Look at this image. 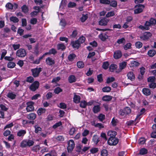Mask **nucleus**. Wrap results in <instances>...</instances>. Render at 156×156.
<instances>
[{"label":"nucleus","instance_id":"nucleus-1","mask_svg":"<svg viewBox=\"0 0 156 156\" xmlns=\"http://www.w3.org/2000/svg\"><path fill=\"white\" fill-rule=\"evenodd\" d=\"M31 71L33 76L34 77H37L39 76L40 73L41 71L42 68L41 67H36L31 69Z\"/></svg>","mask_w":156,"mask_h":156},{"label":"nucleus","instance_id":"nucleus-2","mask_svg":"<svg viewBox=\"0 0 156 156\" xmlns=\"http://www.w3.org/2000/svg\"><path fill=\"white\" fill-rule=\"evenodd\" d=\"M39 85L40 83L38 81H35L30 85L29 87V89L31 90L34 91L38 89Z\"/></svg>","mask_w":156,"mask_h":156},{"label":"nucleus","instance_id":"nucleus-3","mask_svg":"<svg viewBox=\"0 0 156 156\" xmlns=\"http://www.w3.org/2000/svg\"><path fill=\"white\" fill-rule=\"evenodd\" d=\"M27 106L26 110L27 112H30L34 111V103L32 101H30L26 103Z\"/></svg>","mask_w":156,"mask_h":156},{"label":"nucleus","instance_id":"nucleus-4","mask_svg":"<svg viewBox=\"0 0 156 156\" xmlns=\"http://www.w3.org/2000/svg\"><path fill=\"white\" fill-rule=\"evenodd\" d=\"M144 7V6L143 5L138 4L136 5L134 7L135 9L134 10V13L136 14L142 12Z\"/></svg>","mask_w":156,"mask_h":156},{"label":"nucleus","instance_id":"nucleus-5","mask_svg":"<svg viewBox=\"0 0 156 156\" xmlns=\"http://www.w3.org/2000/svg\"><path fill=\"white\" fill-rule=\"evenodd\" d=\"M26 55V50L23 48H20L17 50L16 53V55L20 57H25Z\"/></svg>","mask_w":156,"mask_h":156},{"label":"nucleus","instance_id":"nucleus-6","mask_svg":"<svg viewBox=\"0 0 156 156\" xmlns=\"http://www.w3.org/2000/svg\"><path fill=\"white\" fill-rule=\"evenodd\" d=\"M118 139L115 138H109L108 141V144L110 145H115L118 143Z\"/></svg>","mask_w":156,"mask_h":156},{"label":"nucleus","instance_id":"nucleus-7","mask_svg":"<svg viewBox=\"0 0 156 156\" xmlns=\"http://www.w3.org/2000/svg\"><path fill=\"white\" fill-rule=\"evenodd\" d=\"M156 24V20L153 18H151L149 21H146L145 23V26L147 27L155 25Z\"/></svg>","mask_w":156,"mask_h":156},{"label":"nucleus","instance_id":"nucleus-8","mask_svg":"<svg viewBox=\"0 0 156 156\" xmlns=\"http://www.w3.org/2000/svg\"><path fill=\"white\" fill-rule=\"evenodd\" d=\"M152 34L150 33H145L143 35L140 37V38L141 40L143 41H146L151 37Z\"/></svg>","mask_w":156,"mask_h":156},{"label":"nucleus","instance_id":"nucleus-9","mask_svg":"<svg viewBox=\"0 0 156 156\" xmlns=\"http://www.w3.org/2000/svg\"><path fill=\"white\" fill-rule=\"evenodd\" d=\"M46 64L49 66H52L55 64V61L51 58L48 57L45 60Z\"/></svg>","mask_w":156,"mask_h":156},{"label":"nucleus","instance_id":"nucleus-10","mask_svg":"<svg viewBox=\"0 0 156 156\" xmlns=\"http://www.w3.org/2000/svg\"><path fill=\"white\" fill-rule=\"evenodd\" d=\"M67 3L68 2L66 0H62L59 6L60 8L63 9L66 8L67 6L68 7Z\"/></svg>","mask_w":156,"mask_h":156},{"label":"nucleus","instance_id":"nucleus-11","mask_svg":"<svg viewBox=\"0 0 156 156\" xmlns=\"http://www.w3.org/2000/svg\"><path fill=\"white\" fill-rule=\"evenodd\" d=\"M109 20L107 19L106 17H104L101 19L99 21V23L100 25L102 26H105L107 25Z\"/></svg>","mask_w":156,"mask_h":156},{"label":"nucleus","instance_id":"nucleus-12","mask_svg":"<svg viewBox=\"0 0 156 156\" xmlns=\"http://www.w3.org/2000/svg\"><path fill=\"white\" fill-rule=\"evenodd\" d=\"M70 45H72L73 48L77 49L78 48L80 45V44L77 40L72 41Z\"/></svg>","mask_w":156,"mask_h":156},{"label":"nucleus","instance_id":"nucleus-13","mask_svg":"<svg viewBox=\"0 0 156 156\" xmlns=\"http://www.w3.org/2000/svg\"><path fill=\"white\" fill-rule=\"evenodd\" d=\"M107 32L104 34H101L99 35V37L102 41H104L108 38L109 36Z\"/></svg>","mask_w":156,"mask_h":156},{"label":"nucleus","instance_id":"nucleus-14","mask_svg":"<svg viewBox=\"0 0 156 156\" xmlns=\"http://www.w3.org/2000/svg\"><path fill=\"white\" fill-rule=\"evenodd\" d=\"M75 143L73 140H69V151H72L75 147Z\"/></svg>","mask_w":156,"mask_h":156},{"label":"nucleus","instance_id":"nucleus-15","mask_svg":"<svg viewBox=\"0 0 156 156\" xmlns=\"http://www.w3.org/2000/svg\"><path fill=\"white\" fill-rule=\"evenodd\" d=\"M122 56V54L121 51H117L114 52V57L115 59H118L120 58Z\"/></svg>","mask_w":156,"mask_h":156},{"label":"nucleus","instance_id":"nucleus-16","mask_svg":"<svg viewBox=\"0 0 156 156\" xmlns=\"http://www.w3.org/2000/svg\"><path fill=\"white\" fill-rule=\"evenodd\" d=\"M116 132L114 131H109L108 132V136H110L109 138H115V136L116 135Z\"/></svg>","mask_w":156,"mask_h":156},{"label":"nucleus","instance_id":"nucleus-17","mask_svg":"<svg viewBox=\"0 0 156 156\" xmlns=\"http://www.w3.org/2000/svg\"><path fill=\"white\" fill-rule=\"evenodd\" d=\"M127 76L128 78L131 80H133L135 78V75L132 72H129L127 74Z\"/></svg>","mask_w":156,"mask_h":156},{"label":"nucleus","instance_id":"nucleus-18","mask_svg":"<svg viewBox=\"0 0 156 156\" xmlns=\"http://www.w3.org/2000/svg\"><path fill=\"white\" fill-rule=\"evenodd\" d=\"M36 118V114L34 113H30L27 115V118L30 120H34Z\"/></svg>","mask_w":156,"mask_h":156},{"label":"nucleus","instance_id":"nucleus-19","mask_svg":"<svg viewBox=\"0 0 156 156\" xmlns=\"http://www.w3.org/2000/svg\"><path fill=\"white\" fill-rule=\"evenodd\" d=\"M46 109L44 108H39L37 111V113L39 115H41L42 114L45 112Z\"/></svg>","mask_w":156,"mask_h":156},{"label":"nucleus","instance_id":"nucleus-20","mask_svg":"<svg viewBox=\"0 0 156 156\" xmlns=\"http://www.w3.org/2000/svg\"><path fill=\"white\" fill-rule=\"evenodd\" d=\"M57 49L58 50H61L63 51L66 49V46L63 43L58 44L57 45Z\"/></svg>","mask_w":156,"mask_h":156},{"label":"nucleus","instance_id":"nucleus-21","mask_svg":"<svg viewBox=\"0 0 156 156\" xmlns=\"http://www.w3.org/2000/svg\"><path fill=\"white\" fill-rule=\"evenodd\" d=\"M26 133V131L25 130L21 129L17 133V136H23Z\"/></svg>","mask_w":156,"mask_h":156},{"label":"nucleus","instance_id":"nucleus-22","mask_svg":"<svg viewBox=\"0 0 156 156\" xmlns=\"http://www.w3.org/2000/svg\"><path fill=\"white\" fill-rule=\"evenodd\" d=\"M7 97L12 100L16 98V95L12 92H9L7 95Z\"/></svg>","mask_w":156,"mask_h":156},{"label":"nucleus","instance_id":"nucleus-23","mask_svg":"<svg viewBox=\"0 0 156 156\" xmlns=\"http://www.w3.org/2000/svg\"><path fill=\"white\" fill-rule=\"evenodd\" d=\"M127 65V63L126 62H122L119 64V69L122 70V69H124L126 66Z\"/></svg>","mask_w":156,"mask_h":156},{"label":"nucleus","instance_id":"nucleus-24","mask_svg":"<svg viewBox=\"0 0 156 156\" xmlns=\"http://www.w3.org/2000/svg\"><path fill=\"white\" fill-rule=\"evenodd\" d=\"M142 91L143 94L146 95H149L151 94V91L149 89L144 88Z\"/></svg>","mask_w":156,"mask_h":156},{"label":"nucleus","instance_id":"nucleus-25","mask_svg":"<svg viewBox=\"0 0 156 156\" xmlns=\"http://www.w3.org/2000/svg\"><path fill=\"white\" fill-rule=\"evenodd\" d=\"M16 65L15 62H10L8 63L7 66L8 68L12 69L14 68Z\"/></svg>","mask_w":156,"mask_h":156},{"label":"nucleus","instance_id":"nucleus-26","mask_svg":"<svg viewBox=\"0 0 156 156\" xmlns=\"http://www.w3.org/2000/svg\"><path fill=\"white\" fill-rule=\"evenodd\" d=\"M10 20L13 23H16L19 21V19L16 16H12L9 18Z\"/></svg>","mask_w":156,"mask_h":156},{"label":"nucleus","instance_id":"nucleus-27","mask_svg":"<svg viewBox=\"0 0 156 156\" xmlns=\"http://www.w3.org/2000/svg\"><path fill=\"white\" fill-rule=\"evenodd\" d=\"M76 80V78L74 75H71L69 77V82L72 83L75 82Z\"/></svg>","mask_w":156,"mask_h":156},{"label":"nucleus","instance_id":"nucleus-28","mask_svg":"<svg viewBox=\"0 0 156 156\" xmlns=\"http://www.w3.org/2000/svg\"><path fill=\"white\" fill-rule=\"evenodd\" d=\"M100 107L98 105L94 106L93 108V111L94 113H97L100 111Z\"/></svg>","mask_w":156,"mask_h":156},{"label":"nucleus","instance_id":"nucleus-29","mask_svg":"<svg viewBox=\"0 0 156 156\" xmlns=\"http://www.w3.org/2000/svg\"><path fill=\"white\" fill-rule=\"evenodd\" d=\"M80 97L79 96L75 95L73 98L74 101L75 103H79L80 101Z\"/></svg>","mask_w":156,"mask_h":156},{"label":"nucleus","instance_id":"nucleus-30","mask_svg":"<svg viewBox=\"0 0 156 156\" xmlns=\"http://www.w3.org/2000/svg\"><path fill=\"white\" fill-rule=\"evenodd\" d=\"M21 9L22 11L24 13H27L29 10V9L28 7L26 5H23L21 7Z\"/></svg>","mask_w":156,"mask_h":156},{"label":"nucleus","instance_id":"nucleus-31","mask_svg":"<svg viewBox=\"0 0 156 156\" xmlns=\"http://www.w3.org/2000/svg\"><path fill=\"white\" fill-rule=\"evenodd\" d=\"M34 80V79L33 77L32 76H28L27 77L26 79V81L30 83H33Z\"/></svg>","mask_w":156,"mask_h":156},{"label":"nucleus","instance_id":"nucleus-32","mask_svg":"<svg viewBox=\"0 0 156 156\" xmlns=\"http://www.w3.org/2000/svg\"><path fill=\"white\" fill-rule=\"evenodd\" d=\"M112 99V97L109 95H105L102 98V99L105 101H110Z\"/></svg>","mask_w":156,"mask_h":156},{"label":"nucleus","instance_id":"nucleus-33","mask_svg":"<svg viewBox=\"0 0 156 156\" xmlns=\"http://www.w3.org/2000/svg\"><path fill=\"white\" fill-rule=\"evenodd\" d=\"M43 58L42 56H40L38 58L36 59V60L32 62V63L35 64H38L40 63L41 60Z\"/></svg>","mask_w":156,"mask_h":156},{"label":"nucleus","instance_id":"nucleus-34","mask_svg":"<svg viewBox=\"0 0 156 156\" xmlns=\"http://www.w3.org/2000/svg\"><path fill=\"white\" fill-rule=\"evenodd\" d=\"M20 146L22 148L25 147L27 146V140H23L20 144Z\"/></svg>","mask_w":156,"mask_h":156},{"label":"nucleus","instance_id":"nucleus-35","mask_svg":"<svg viewBox=\"0 0 156 156\" xmlns=\"http://www.w3.org/2000/svg\"><path fill=\"white\" fill-rule=\"evenodd\" d=\"M62 91V89L59 87H57L54 90V92L55 94H58Z\"/></svg>","mask_w":156,"mask_h":156},{"label":"nucleus","instance_id":"nucleus-36","mask_svg":"<svg viewBox=\"0 0 156 156\" xmlns=\"http://www.w3.org/2000/svg\"><path fill=\"white\" fill-rule=\"evenodd\" d=\"M117 67V66L115 64H111L109 67V70L110 71L112 72Z\"/></svg>","mask_w":156,"mask_h":156},{"label":"nucleus","instance_id":"nucleus-37","mask_svg":"<svg viewBox=\"0 0 156 156\" xmlns=\"http://www.w3.org/2000/svg\"><path fill=\"white\" fill-rule=\"evenodd\" d=\"M156 53L155 51L154 50H151L148 52V55L150 57H152Z\"/></svg>","mask_w":156,"mask_h":156},{"label":"nucleus","instance_id":"nucleus-38","mask_svg":"<svg viewBox=\"0 0 156 156\" xmlns=\"http://www.w3.org/2000/svg\"><path fill=\"white\" fill-rule=\"evenodd\" d=\"M34 128L35 132L36 133H37L39 132H40L42 131L41 128L37 125L34 126Z\"/></svg>","mask_w":156,"mask_h":156},{"label":"nucleus","instance_id":"nucleus-39","mask_svg":"<svg viewBox=\"0 0 156 156\" xmlns=\"http://www.w3.org/2000/svg\"><path fill=\"white\" fill-rule=\"evenodd\" d=\"M147 153V150L144 148H143L141 149L139 152V154L141 155H144Z\"/></svg>","mask_w":156,"mask_h":156},{"label":"nucleus","instance_id":"nucleus-40","mask_svg":"<svg viewBox=\"0 0 156 156\" xmlns=\"http://www.w3.org/2000/svg\"><path fill=\"white\" fill-rule=\"evenodd\" d=\"M76 57V55L74 53L70 54L69 55V61H73Z\"/></svg>","mask_w":156,"mask_h":156},{"label":"nucleus","instance_id":"nucleus-41","mask_svg":"<svg viewBox=\"0 0 156 156\" xmlns=\"http://www.w3.org/2000/svg\"><path fill=\"white\" fill-rule=\"evenodd\" d=\"M77 65L79 68H82L84 66V64L82 61H79L77 62Z\"/></svg>","mask_w":156,"mask_h":156},{"label":"nucleus","instance_id":"nucleus-42","mask_svg":"<svg viewBox=\"0 0 156 156\" xmlns=\"http://www.w3.org/2000/svg\"><path fill=\"white\" fill-rule=\"evenodd\" d=\"M37 22V19L35 18H32L30 21V23L33 25H35L36 24Z\"/></svg>","mask_w":156,"mask_h":156},{"label":"nucleus","instance_id":"nucleus-43","mask_svg":"<svg viewBox=\"0 0 156 156\" xmlns=\"http://www.w3.org/2000/svg\"><path fill=\"white\" fill-rule=\"evenodd\" d=\"M104 92H109L111 90V88L109 87H104L102 89Z\"/></svg>","mask_w":156,"mask_h":156},{"label":"nucleus","instance_id":"nucleus-44","mask_svg":"<svg viewBox=\"0 0 156 156\" xmlns=\"http://www.w3.org/2000/svg\"><path fill=\"white\" fill-rule=\"evenodd\" d=\"M123 110L125 112V113L126 114H129L131 112V110L128 107H126Z\"/></svg>","mask_w":156,"mask_h":156},{"label":"nucleus","instance_id":"nucleus-45","mask_svg":"<svg viewBox=\"0 0 156 156\" xmlns=\"http://www.w3.org/2000/svg\"><path fill=\"white\" fill-rule=\"evenodd\" d=\"M60 108L62 109H65L66 108V105L64 103H60L59 104V106H58Z\"/></svg>","mask_w":156,"mask_h":156},{"label":"nucleus","instance_id":"nucleus-46","mask_svg":"<svg viewBox=\"0 0 156 156\" xmlns=\"http://www.w3.org/2000/svg\"><path fill=\"white\" fill-rule=\"evenodd\" d=\"M135 45L136 48H140L142 46L143 44L141 42L138 41L136 43Z\"/></svg>","mask_w":156,"mask_h":156},{"label":"nucleus","instance_id":"nucleus-47","mask_svg":"<svg viewBox=\"0 0 156 156\" xmlns=\"http://www.w3.org/2000/svg\"><path fill=\"white\" fill-rule=\"evenodd\" d=\"M85 40V37L83 36H82L80 37L77 40V41H78L79 42L80 44L83 43L84 42Z\"/></svg>","mask_w":156,"mask_h":156},{"label":"nucleus","instance_id":"nucleus-48","mask_svg":"<svg viewBox=\"0 0 156 156\" xmlns=\"http://www.w3.org/2000/svg\"><path fill=\"white\" fill-rule=\"evenodd\" d=\"M61 125H62V123L61 122L59 121L58 122H56L55 124H54L53 126L52 127L54 129H55L58 127L60 126Z\"/></svg>","mask_w":156,"mask_h":156},{"label":"nucleus","instance_id":"nucleus-49","mask_svg":"<svg viewBox=\"0 0 156 156\" xmlns=\"http://www.w3.org/2000/svg\"><path fill=\"white\" fill-rule=\"evenodd\" d=\"M87 102L85 101H82L80 104V106L82 108H85L87 106Z\"/></svg>","mask_w":156,"mask_h":156},{"label":"nucleus","instance_id":"nucleus-50","mask_svg":"<svg viewBox=\"0 0 156 156\" xmlns=\"http://www.w3.org/2000/svg\"><path fill=\"white\" fill-rule=\"evenodd\" d=\"M124 48L126 50L131 48V44L129 43H127L124 45Z\"/></svg>","mask_w":156,"mask_h":156},{"label":"nucleus","instance_id":"nucleus-51","mask_svg":"<svg viewBox=\"0 0 156 156\" xmlns=\"http://www.w3.org/2000/svg\"><path fill=\"white\" fill-rule=\"evenodd\" d=\"M53 96V94L52 92H48L46 95V97L47 99H49L51 98Z\"/></svg>","mask_w":156,"mask_h":156},{"label":"nucleus","instance_id":"nucleus-52","mask_svg":"<svg viewBox=\"0 0 156 156\" xmlns=\"http://www.w3.org/2000/svg\"><path fill=\"white\" fill-rule=\"evenodd\" d=\"M93 140L96 144H97L99 141L98 136L96 135L94 136Z\"/></svg>","mask_w":156,"mask_h":156},{"label":"nucleus","instance_id":"nucleus-53","mask_svg":"<svg viewBox=\"0 0 156 156\" xmlns=\"http://www.w3.org/2000/svg\"><path fill=\"white\" fill-rule=\"evenodd\" d=\"M27 146L29 147H30L32 146L34 144V142L30 140H27Z\"/></svg>","mask_w":156,"mask_h":156},{"label":"nucleus","instance_id":"nucleus-54","mask_svg":"<svg viewBox=\"0 0 156 156\" xmlns=\"http://www.w3.org/2000/svg\"><path fill=\"white\" fill-rule=\"evenodd\" d=\"M101 154L102 156H107L108 155L107 151L105 149L102 150L101 152Z\"/></svg>","mask_w":156,"mask_h":156},{"label":"nucleus","instance_id":"nucleus-55","mask_svg":"<svg viewBox=\"0 0 156 156\" xmlns=\"http://www.w3.org/2000/svg\"><path fill=\"white\" fill-rule=\"evenodd\" d=\"M5 6L9 9H13V4L10 2L7 3L5 5Z\"/></svg>","mask_w":156,"mask_h":156},{"label":"nucleus","instance_id":"nucleus-56","mask_svg":"<svg viewBox=\"0 0 156 156\" xmlns=\"http://www.w3.org/2000/svg\"><path fill=\"white\" fill-rule=\"evenodd\" d=\"M115 80V78L113 77H108L107 79L106 83H108L114 81Z\"/></svg>","mask_w":156,"mask_h":156},{"label":"nucleus","instance_id":"nucleus-57","mask_svg":"<svg viewBox=\"0 0 156 156\" xmlns=\"http://www.w3.org/2000/svg\"><path fill=\"white\" fill-rule=\"evenodd\" d=\"M24 30L22 28H19L17 30V33L19 34L20 36L22 35L24 33Z\"/></svg>","mask_w":156,"mask_h":156},{"label":"nucleus","instance_id":"nucleus-58","mask_svg":"<svg viewBox=\"0 0 156 156\" xmlns=\"http://www.w3.org/2000/svg\"><path fill=\"white\" fill-rule=\"evenodd\" d=\"M27 21L26 19L23 18L22 19V27L26 26L27 25Z\"/></svg>","mask_w":156,"mask_h":156},{"label":"nucleus","instance_id":"nucleus-59","mask_svg":"<svg viewBox=\"0 0 156 156\" xmlns=\"http://www.w3.org/2000/svg\"><path fill=\"white\" fill-rule=\"evenodd\" d=\"M109 65V64L108 62H104L103 64L102 67L104 69H106L108 68Z\"/></svg>","mask_w":156,"mask_h":156},{"label":"nucleus","instance_id":"nucleus-60","mask_svg":"<svg viewBox=\"0 0 156 156\" xmlns=\"http://www.w3.org/2000/svg\"><path fill=\"white\" fill-rule=\"evenodd\" d=\"M115 15V13L113 11H112L110 12H108L106 15V17H109L113 16Z\"/></svg>","mask_w":156,"mask_h":156},{"label":"nucleus","instance_id":"nucleus-61","mask_svg":"<svg viewBox=\"0 0 156 156\" xmlns=\"http://www.w3.org/2000/svg\"><path fill=\"white\" fill-rule=\"evenodd\" d=\"M100 3L103 4H108L110 3V1L108 0H99Z\"/></svg>","mask_w":156,"mask_h":156},{"label":"nucleus","instance_id":"nucleus-62","mask_svg":"<svg viewBox=\"0 0 156 156\" xmlns=\"http://www.w3.org/2000/svg\"><path fill=\"white\" fill-rule=\"evenodd\" d=\"M66 24V22L65 20L62 19L60 20V25L63 27L65 26Z\"/></svg>","mask_w":156,"mask_h":156},{"label":"nucleus","instance_id":"nucleus-63","mask_svg":"<svg viewBox=\"0 0 156 156\" xmlns=\"http://www.w3.org/2000/svg\"><path fill=\"white\" fill-rule=\"evenodd\" d=\"M12 47L14 50H16L17 49L19 48L20 44H13L12 45Z\"/></svg>","mask_w":156,"mask_h":156},{"label":"nucleus","instance_id":"nucleus-64","mask_svg":"<svg viewBox=\"0 0 156 156\" xmlns=\"http://www.w3.org/2000/svg\"><path fill=\"white\" fill-rule=\"evenodd\" d=\"M0 108L2 110L4 111H6L8 109V108L3 104L0 105Z\"/></svg>","mask_w":156,"mask_h":156}]
</instances>
